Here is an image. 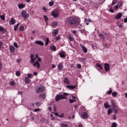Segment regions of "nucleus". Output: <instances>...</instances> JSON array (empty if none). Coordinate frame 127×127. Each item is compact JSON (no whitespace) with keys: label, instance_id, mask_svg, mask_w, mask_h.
Listing matches in <instances>:
<instances>
[{"label":"nucleus","instance_id":"nucleus-25","mask_svg":"<svg viewBox=\"0 0 127 127\" xmlns=\"http://www.w3.org/2000/svg\"><path fill=\"white\" fill-rule=\"evenodd\" d=\"M60 125H61V127H69V126L68 125V124H65L64 123H61Z\"/></svg>","mask_w":127,"mask_h":127},{"label":"nucleus","instance_id":"nucleus-8","mask_svg":"<svg viewBox=\"0 0 127 127\" xmlns=\"http://www.w3.org/2000/svg\"><path fill=\"white\" fill-rule=\"evenodd\" d=\"M122 16H123V14H122V13H118L116 14V15H115V18L117 20L120 19Z\"/></svg>","mask_w":127,"mask_h":127},{"label":"nucleus","instance_id":"nucleus-48","mask_svg":"<svg viewBox=\"0 0 127 127\" xmlns=\"http://www.w3.org/2000/svg\"><path fill=\"white\" fill-rule=\"evenodd\" d=\"M31 77H33V75L30 73H29L27 75V78H31Z\"/></svg>","mask_w":127,"mask_h":127},{"label":"nucleus","instance_id":"nucleus-21","mask_svg":"<svg viewBox=\"0 0 127 127\" xmlns=\"http://www.w3.org/2000/svg\"><path fill=\"white\" fill-rule=\"evenodd\" d=\"M57 25H58V22H54L51 24V26H52V27H56Z\"/></svg>","mask_w":127,"mask_h":127},{"label":"nucleus","instance_id":"nucleus-52","mask_svg":"<svg viewBox=\"0 0 127 127\" xmlns=\"http://www.w3.org/2000/svg\"><path fill=\"white\" fill-rule=\"evenodd\" d=\"M81 67H82V65L80 64H77V67L78 68V69H81Z\"/></svg>","mask_w":127,"mask_h":127},{"label":"nucleus","instance_id":"nucleus-18","mask_svg":"<svg viewBox=\"0 0 127 127\" xmlns=\"http://www.w3.org/2000/svg\"><path fill=\"white\" fill-rule=\"evenodd\" d=\"M10 24H15V19H13V18H11V20L9 21Z\"/></svg>","mask_w":127,"mask_h":127},{"label":"nucleus","instance_id":"nucleus-37","mask_svg":"<svg viewBox=\"0 0 127 127\" xmlns=\"http://www.w3.org/2000/svg\"><path fill=\"white\" fill-rule=\"evenodd\" d=\"M15 75L16 76H20V71H17L15 73Z\"/></svg>","mask_w":127,"mask_h":127},{"label":"nucleus","instance_id":"nucleus-27","mask_svg":"<svg viewBox=\"0 0 127 127\" xmlns=\"http://www.w3.org/2000/svg\"><path fill=\"white\" fill-rule=\"evenodd\" d=\"M10 86H15V82L13 80L11 81L9 83Z\"/></svg>","mask_w":127,"mask_h":127},{"label":"nucleus","instance_id":"nucleus-34","mask_svg":"<svg viewBox=\"0 0 127 127\" xmlns=\"http://www.w3.org/2000/svg\"><path fill=\"white\" fill-rule=\"evenodd\" d=\"M64 113H62V114H61V115H59V118H60L61 119H63V118H64Z\"/></svg>","mask_w":127,"mask_h":127},{"label":"nucleus","instance_id":"nucleus-39","mask_svg":"<svg viewBox=\"0 0 127 127\" xmlns=\"http://www.w3.org/2000/svg\"><path fill=\"white\" fill-rule=\"evenodd\" d=\"M85 22H91V19H87V18H85V20H84Z\"/></svg>","mask_w":127,"mask_h":127},{"label":"nucleus","instance_id":"nucleus-53","mask_svg":"<svg viewBox=\"0 0 127 127\" xmlns=\"http://www.w3.org/2000/svg\"><path fill=\"white\" fill-rule=\"evenodd\" d=\"M2 45H3V43L0 42V49H1V47H2Z\"/></svg>","mask_w":127,"mask_h":127},{"label":"nucleus","instance_id":"nucleus-20","mask_svg":"<svg viewBox=\"0 0 127 127\" xmlns=\"http://www.w3.org/2000/svg\"><path fill=\"white\" fill-rule=\"evenodd\" d=\"M25 83L26 84H28L29 83H30V79L26 76L25 77Z\"/></svg>","mask_w":127,"mask_h":127},{"label":"nucleus","instance_id":"nucleus-47","mask_svg":"<svg viewBox=\"0 0 127 127\" xmlns=\"http://www.w3.org/2000/svg\"><path fill=\"white\" fill-rule=\"evenodd\" d=\"M0 31L1 32L4 31V28L0 26Z\"/></svg>","mask_w":127,"mask_h":127},{"label":"nucleus","instance_id":"nucleus-5","mask_svg":"<svg viewBox=\"0 0 127 127\" xmlns=\"http://www.w3.org/2000/svg\"><path fill=\"white\" fill-rule=\"evenodd\" d=\"M51 15L54 17H58L59 16V11L57 10H54L52 12Z\"/></svg>","mask_w":127,"mask_h":127},{"label":"nucleus","instance_id":"nucleus-35","mask_svg":"<svg viewBox=\"0 0 127 127\" xmlns=\"http://www.w3.org/2000/svg\"><path fill=\"white\" fill-rule=\"evenodd\" d=\"M0 17L2 20H5V17H4V15H0Z\"/></svg>","mask_w":127,"mask_h":127},{"label":"nucleus","instance_id":"nucleus-14","mask_svg":"<svg viewBox=\"0 0 127 127\" xmlns=\"http://www.w3.org/2000/svg\"><path fill=\"white\" fill-rule=\"evenodd\" d=\"M66 88H67V89H69V90H73V89L76 88V86L74 85H66Z\"/></svg>","mask_w":127,"mask_h":127},{"label":"nucleus","instance_id":"nucleus-9","mask_svg":"<svg viewBox=\"0 0 127 127\" xmlns=\"http://www.w3.org/2000/svg\"><path fill=\"white\" fill-rule=\"evenodd\" d=\"M80 47H81L82 50V51H83L84 53H87V52H88V51L87 50V48H86V47H85V46L80 44Z\"/></svg>","mask_w":127,"mask_h":127},{"label":"nucleus","instance_id":"nucleus-60","mask_svg":"<svg viewBox=\"0 0 127 127\" xmlns=\"http://www.w3.org/2000/svg\"><path fill=\"white\" fill-rule=\"evenodd\" d=\"M36 106H40V103L39 102H36Z\"/></svg>","mask_w":127,"mask_h":127},{"label":"nucleus","instance_id":"nucleus-6","mask_svg":"<svg viewBox=\"0 0 127 127\" xmlns=\"http://www.w3.org/2000/svg\"><path fill=\"white\" fill-rule=\"evenodd\" d=\"M44 91V87L42 86H40L39 87L36 89V93H42V92Z\"/></svg>","mask_w":127,"mask_h":127},{"label":"nucleus","instance_id":"nucleus-26","mask_svg":"<svg viewBox=\"0 0 127 127\" xmlns=\"http://www.w3.org/2000/svg\"><path fill=\"white\" fill-rule=\"evenodd\" d=\"M19 31H23L24 30V26H20L19 28Z\"/></svg>","mask_w":127,"mask_h":127},{"label":"nucleus","instance_id":"nucleus-3","mask_svg":"<svg viewBox=\"0 0 127 127\" xmlns=\"http://www.w3.org/2000/svg\"><path fill=\"white\" fill-rule=\"evenodd\" d=\"M65 23L67 25H72L75 24V19L72 17H68L65 20Z\"/></svg>","mask_w":127,"mask_h":127},{"label":"nucleus","instance_id":"nucleus-7","mask_svg":"<svg viewBox=\"0 0 127 127\" xmlns=\"http://www.w3.org/2000/svg\"><path fill=\"white\" fill-rule=\"evenodd\" d=\"M81 118L82 119H88V118H89V115H88V113H87V112H85L82 113Z\"/></svg>","mask_w":127,"mask_h":127},{"label":"nucleus","instance_id":"nucleus-17","mask_svg":"<svg viewBox=\"0 0 127 127\" xmlns=\"http://www.w3.org/2000/svg\"><path fill=\"white\" fill-rule=\"evenodd\" d=\"M60 56L62 58H65L66 57V54L65 52H62L60 53Z\"/></svg>","mask_w":127,"mask_h":127},{"label":"nucleus","instance_id":"nucleus-57","mask_svg":"<svg viewBox=\"0 0 127 127\" xmlns=\"http://www.w3.org/2000/svg\"><path fill=\"white\" fill-rule=\"evenodd\" d=\"M54 112H57V108L56 107L54 108Z\"/></svg>","mask_w":127,"mask_h":127},{"label":"nucleus","instance_id":"nucleus-24","mask_svg":"<svg viewBox=\"0 0 127 127\" xmlns=\"http://www.w3.org/2000/svg\"><path fill=\"white\" fill-rule=\"evenodd\" d=\"M104 107L106 109H109V108H111V106L109 105V103L106 102L104 104Z\"/></svg>","mask_w":127,"mask_h":127},{"label":"nucleus","instance_id":"nucleus-23","mask_svg":"<svg viewBox=\"0 0 127 127\" xmlns=\"http://www.w3.org/2000/svg\"><path fill=\"white\" fill-rule=\"evenodd\" d=\"M121 2H119L117 5H116L114 7H115V9H119V8H120V7H121Z\"/></svg>","mask_w":127,"mask_h":127},{"label":"nucleus","instance_id":"nucleus-45","mask_svg":"<svg viewBox=\"0 0 127 127\" xmlns=\"http://www.w3.org/2000/svg\"><path fill=\"white\" fill-rule=\"evenodd\" d=\"M13 45L16 48H18V46L17 45V43L16 42H14Z\"/></svg>","mask_w":127,"mask_h":127},{"label":"nucleus","instance_id":"nucleus-32","mask_svg":"<svg viewBox=\"0 0 127 127\" xmlns=\"http://www.w3.org/2000/svg\"><path fill=\"white\" fill-rule=\"evenodd\" d=\"M96 66H97V67H98V68H100V70H102V69H103V67H102V66H101V64H97Z\"/></svg>","mask_w":127,"mask_h":127},{"label":"nucleus","instance_id":"nucleus-55","mask_svg":"<svg viewBox=\"0 0 127 127\" xmlns=\"http://www.w3.org/2000/svg\"><path fill=\"white\" fill-rule=\"evenodd\" d=\"M61 38L59 36H57L56 37V39H57V40H60Z\"/></svg>","mask_w":127,"mask_h":127},{"label":"nucleus","instance_id":"nucleus-33","mask_svg":"<svg viewBox=\"0 0 127 127\" xmlns=\"http://www.w3.org/2000/svg\"><path fill=\"white\" fill-rule=\"evenodd\" d=\"M43 16L46 22H47V21L48 20V19H49V18H48V17H47V16L46 15H44Z\"/></svg>","mask_w":127,"mask_h":127},{"label":"nucleus","instance_id":"nucleus-11","mask_svg":"<svg viewBox=\"0 0 127 127\" xmlns=\"http://www.w3.org/2000/svg\"><path fill=\"white\" fill-rule=\"evenodd\" d=\"M105 70L106 72H108L110 70V64H105L104 66Z\"/></svg>","mask_w":127,"mask_h":127},{"label":"nucleus","instance_id":"nucleus-2","mask_svg":"<svg viewBox=\"0 0 127 127\" xmlns=\"http://www.w3.org/2000/svg\"><path fill=\"white\" fill-rule=\"evenodd\" d=\"M68 94L64 93L63 95H60V94H58L56 97V102H58V101L60 100H64L67 98Z\"/></svg>","mask_w":127,"mask_h":127},{"label":"nucleus","instance_id":"nucleus-49","mask_svg":"<svg viewBox=\"0 0 127 127\" xmlns=\"http://www.w3.org/2000/svg\"><path fill=\"white\" fill-rule=\"evenodd\" d=\"M68 38L70 41H73V38H72V36H71V35H69L68 36Z\"/></svg>","mask_w":127,"mask_h":127},{"label":"nucleus","instance_id":"nucleus-19","mask_svg":"<svg viewBox=\"0 0 127 127\" xmlns=\"http://www.w3.org/2000/svg\"><path fill=\"white\" fill-rule=\"evenodd\" d=\"M9 50H10V52H12V53H13V52H14V51H15L14 47H13V46H10Z\"/></svg>","mask_w":127,"mask_h":127},{"label":"nucleus","instance_id":"nucleus-46","mask_svg":"<svg viewBox=\"0 0 127 127\" xmlns=\"http://www.w3.org/2000/svg\"><path fill=\"white\" fill-rule=\"evenodd\" d=\"M111 127H117V123H113L111 126Z\"/></svg>","mask_w":127,"mask_h":127},{"label":"nucleus","instance_id":"nucleus-30","mask_svg":"<svg viewBox=\"0 0 127 127\" xmlns=\"http://www.w3.org/2000/svg\"><path fill=\"white\" fill-rule=\"evenodd\" d=\"M51 50H52V51H56V47L55 46H52L51 47Z\"/></svg>","mask_w":127,"mask_h":127},{"label":"nucleus","instance_id":"nucleus-44","mask_svg":"<svg viewBox=\"0 0 127 127\" xmlns=\"http://www.w3.org/2000/svg\"><path fill=\"white\" fill-rule=\"evenodd\" d=\"M53 4H54V1L49 2V6H52V5H53Z\"/></svg>","mask_w":127,"mask_h":127},{"label":"nucleus","instance_id":"nucleus-43","mask_svg":"<svg viewBox=\"0 0 127 127\" xmlns=\"http://www.w3.org/2000/svg\"><path fill=\"white\" fill-rule=\"evenodd\" d=\"M81 61L83 63H86V59L85 58H81Z\"/></svg>","mask_w":127,"mask_h":127},{"label":"nucleus","instance_id":"nucleus-36","mask_svg":"<svg viewBox=\"0 0 127 127\" xmlns=\"http://www.w3.org/2000/svg\"><path fill=\"white\" fill-rule=\"evenodd\" d=\"M50 117L52 118H51V121H54V120H55V117L53 116V115L51 114L50 115Z\"/></svg>","mask_w":127,"mask_h":127},{"label":"nucleus","instance_id":"nucleus-40","mask_svg":"<svg viewBox=\"0 0 127 127\" xmlns=\"http://www.w3.org/2000/svg\"><path fill=\"white\" fill-rule=\"evenodd\" d=\"M40 111V109L39 108H36L34 109V112L35 113H37V112H39Z\"/></svg>","mask_w":127,"mask_h":127},{"label":"nucleus","instance_id":"nucleus-31","mask_svg":"<svg viewBox=\"0 0 127 127\" xmlns=\"http://www.w3.org/2000/svg\"><path fill=\"white\" fill-rule=\"evenodd\" d=\"M112 112H113V110H112V109H109L108 110V115L110 116L111 114H112Z\"/></svg>","mask_w":127,"mask_h":127},{"label":"nucleus","instance_id":"nucleus-62","mask_svg":"<svg viewBox=\"0 0 127 127\" xmlns=\"http://www.w3.org/2000/svg\"><path fill=\"white\" fill-rule=\"evenodd\" d=\"M124 22H127V16L126 18L124 19Z\"/></svg>","mask_w":127,"mask_h":127},{"label":"nucleus","instance_id":"nucleus-50","mask_svg":"<svg viewBox=\"0 0 127 127\" xmlns=\"http://www.w3.org/2000/svg\"><path fill=\"white\" fill-rule=\"evenodd\" d=\"M117 93L116 92L112 93V96H113L114 97H116V96H117Z\"/></svg>","mask_w":127,"mask_h":127},{"label":"nucleus","instance_id":"nucleus-56","mask_svg":"<svg viewBox=\"0 0 127 127\" xmlns=\"http://www.w3.org/2000/svg\"><path fill=\"white\" fill-rule=\"evenodd\" d=\"M117 116H116V114L113 115V119L114 120H117V118H116Z\"/></svg>","mask_w":127,"mask_h":127},{"label":"nucleus","instance_id":"nucleus-38","mask_svg":"<svg viewBox=\"0 0 127 127\" xmlns=\"http://www.w3.org/2000/svg\"><path fill=\"white\" fill-rule=\"evenodd\" d=\"M49 43V38H47L46 39L45 45H48V43Z\"/></svg>","mask_w":127,"mask_h":127},{"label":"nucleus","instance_id":"nucleus-1","mask_svg":"<svg viewBox=\"0 0 127 127\" xmlns=\"http://www.w3.org/2000/svg\"><path fill=\"white\" fill-rule=\"evenodd\" d=\"M30 58L31 59L30 62V63L33 64L34 67H36L37 69L40 68V64L39 63L42 62V59L38 56V54H35V57L34 54H31L30 56Z\"/></svg>","mask_w":127,"mask_h":127},{"label":"nucleus","instance_id":"nucleus-4","mask_svg":"<svg viewBox=\"0 0 127 127\" xmlns=\"http://www.w3.org/2000/svg\"><path fill=\"white\" fill-rule=\"evenodd\" d=\"M21 14L24 19H27L29 17V14L26 13V11L23 10L21 12Z\"/></svg>","mask_w":127,"mask_h":127},{"label":"nucleus","instance_id":"nucleus-22","mask_svg":"<svg viewBox=\"0 0 127 127\" xmlns=\"http://www.w3.org/2000/svg\"><path fill=\"white\" fill-rule=\"evenodd\" d=\"M19 24H20V23H18L17 25L14 26V31H16L17 30V29L18 28V27L19 26Z\"/></svg>","mask_w":127,"mask_h":127},{"label":"nucleus","instance_id":"nucleus-15","mask_svg":"<svg viewBox=\"0 0 127 127\" xmlns=\"http://www.w3.org/2000/svg\"><path fill=\"white\" fill-rule=\"evenodd\" d=\"M46 97V94L45 93H42L39 95V98L40 99H45Z\"/></svg>","mask_w":127,"mask_h":127},{"label":"nucleus","instance_id":"nucleus-41","mask_svg":"<svg viewBox=\"0 0 127 127\" xmlns=\"http://www.w3.org/2000/svg\"><path fill=\"white\" fill-rule=\"evenodd\" d=\"M74 102H76V100L75 99H69V103L72 104V103H74Z\"/></svg>","mask_w":127,"mask_h":127},{"label":"nucleus","instance_id":"nucleus-28","mask_svg":"<svg viewBox=\"0 0 127 127\" xmlns=\"http://www.w3.org/2000/svg\"><path fill=\"white\" fill-rule=\"evenodd\" d=\"M25 6V4H18L19 8H23Z\"/></svg>","mask_w":127,"mask_h":127},{"label":"nucleus","instance_id":"nucleus-61","mask_svg":"<svg viewBox=\"0 0 127 127\" xmlns=\"http://www.w3.org/2000/svg\"><path fill=\"white\" fill-rule=\"evenodd\" d=\"M55 116H56L57 117H59V114L57 113H55Z\"/></svg>","mask_w":127,"mask_h":127},{"label":"nucleus","instance_id":"nucleus-12","mask_svg":"<svg viewBox=\"0 0 127 127\" xmlns=\"http://www.w3.org/2000/svg\"><path fill=\"white\" fill-rule=\"evenodd\" d=\"M64 83L66 84V85H70V81L67 77H65L64 80Z\"/></svg>","mask_w":127,"mask_h":127},{"label":"nucleus","instance_id":"nucleus-16","mask_svg":"<svg viewBox=\"0 0 127 127\" xmlns=\"http://www.w3.org/2000/svg\"><path fill=\"white\" fill-rule=\"evenodd\" d=\"M58 33V30L55 29L53 30L52 35L53 36H56Z\"/></svg>","mask_w":127,"mask_h":127},{"label":"nucleus","instance_id":"nucleus-58","mask_svg":"<svg viewBox=\"0 0 127 127\" xmlns=\"http://www.w3.org/2000/svg\"><path fill=\"white\" fill-rule=\"evenodd\" d=\"M114 113L115 114H118V110L117 109H114Z\"/></svg>","mask_w":127,"mask_h":127},{"label":"nucleus","instance_id":"nucleus-59","mask_svg":"<svg viewBox=\"0 0 127 127\" xmlns=\"http://www.w3.org/2000/svg\"><path fill=\"white\" fill-rule=\"evenodd\" d=\"M110 11H111V12H114V9H113L112 8H110V9H109Z\"/></svg>","mask_w":127,"mask_h":127},{"label":"nucleus","instance_id":"nucleus-13","mask_svg":"<svg viewBox=\"0 0 127 127\" xmlns=\"http://www.w3.org/2000/svg\"><path fill=\"white\" fill-rule=\"evenodd\" d=\"M35 43H36V44H38L39 45H41V46L44 45V43L41 41H35Z\"/></svg>","mask_w":127,"mask_h":127},{"label":"nucleus","instance_id":"nucleus-64","mask_svg":"<svg viewBox=\"0 0 127 127\" xmlns=\"http://www.w3.org/2000/svg\"><path fill=\"white\" fill-rule=\"evenodd\" d=\"M108 93L109 95H111V94H112V90H109Z\"/></svg>","mask_w":127,"mask_h":127},{"label":"nucleus","instance_id":"nucleus-51","mask_svg":"<svg viewBox=\"0 0 127 127\" xmlns=\"http://www.w3.org/2000/svg\"><path fill=\"white\" fill-rule=\"evenodd\" d=\"M43 10L45 11V12H46V11H47V8H46V7H43Z\"/></svg>","mask_w":127,"mask_h":127},{"label":"nucleus","instance_id":"nucleus-54","mask_svg":"<svg viewBox=\"0 0 127 127\" xmlns=\"http://www.w3.org/2000/svg\"><path fill=\"white\" fill-rule=\"evenodd\" d=\"M48 110L50 112H52V107H49Z\"/></svg>","mask_w":127,"mask_h":127},{"label":"nucleus","instance_id":"nucleus-63","mask_svg":"<svg viewBox=\"0 0 127 127\" xmlns=\"http://www.w3.org/2000/svg\"><path fill=\"white\" fill-rule=\"evenodd\" d=\"M34 76H36V75H37V72H34L33 73Z\"/></svg>","mask_w":127,"mask_h":127},{"label":"nucleus","instance_id":"nucleus-29","mask_svg":"<svg viewBox=\"0 0 127 127\" xmlns=\"http://www.w3.org/2000/svg\"><path fill=\"white\" fill-rule=\"evenodd\" d=\"M62 68H63V64H60L58 65V68L59 69V70H61V69H62Z\"/></svg>","mask_w":127,"mask_h":127},{"label":"nucleus","instance_id":"nucleus-42","mask_svg":"<svg viewBox=\"0 0 127 127\" xmlns=\"http://www.w3.org/2000/svg\"><path fill=\"white\" fill-rule=\"evenodd\" d=\"M117 2H118V0H115L114 1H113L112 2V5H114V4H116L117 3Z\"/></svg>","mask_w":127,"mask_h":127},{"label":"nucleus","instance_id":"nucleus-10","mask_svg":"<svg viewBox=\"0 0 127 127\" xmlns=\"http://www.w3.org/2000/svg\"><path fill=\"white\" fill-rule=\"evenodd\" d=\"M99 37H100L101 39H102V40H104L107 38V36L106 35V34L104 33L103 34H99Z\"/></svg>","mask_w":127,"mask_h":127}]
</instances>
